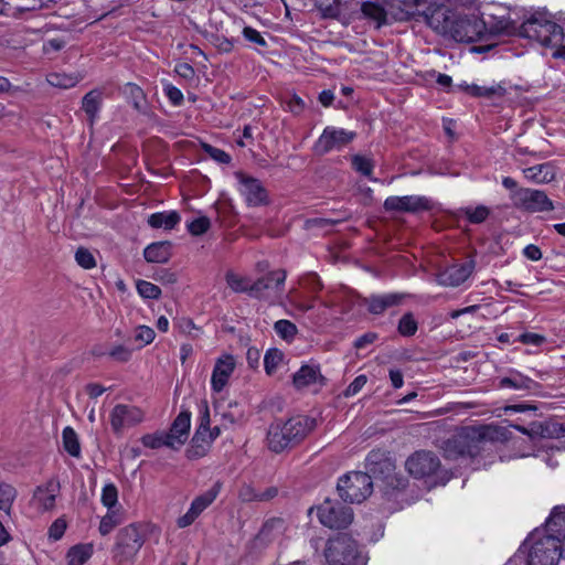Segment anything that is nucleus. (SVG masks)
Segmentation results:
<instances>
[{"mask_svg":"<svg viewBox=\"0 0 565 565\" xmlns=\"http://www.w3.org/2000/svg\"><path fill=\"white\" fill-rule=\"evenodd\" d=\"M317 427V419L308 415L298 414L287 420L273 422L266 435L268 449L280 454L301 444Z\"/></svg>","mask_w":565,"mask_h":565,"instance_id":"1","label":"nucleus"},{"mask_svg":"<svg viewBox=\"0 0 565 565\" xmlns=\"http://www.w3.org/2000/svg\"><path fill=\"white\" fill-rule=\"evenodd\" d=\"M525 543H531L526 557L516 553L505 565H558L563 559L557 535L553 532L535 530Z\"/></svg>","mask_w":565,"mask_h":565,"instance_id":"2","label":"nucleus"},{"mask_svg":"<svg viewBox=\"0 0 565 565\" xmlns=\"http://www.w3.org/2000/svg\"><path fill=\"white\" fill-rule=\"evenodd\" d=\"M519 34L544 47H557L553 57L565 60L564 31L559 24L533 14L519 26Z\"/></svg>","mask_w":565,"mask_h":565,"instance_id":"3","label":"nucleus"},{"mask_svg":"<svg viewBox=\"0 0 565 565\" xmlns=\"http://www.w3.org/2000/svg\"><path fill=\"white\" fill-rule=\"evenodd\" d=\"M490 428L477 429L473 427H465L457 435L446 441L445 450L449 456H468L476 458L492 445L489 434Z\"/></svg>","mask_w":565,"mask_h":565,"instance_id":"4","label":"nucleus"},{"mask_svg":"<svg viewBox=\"0 0 565 565\" xmlns=\"http://www.w3.org/2000/svg\"><path fill=\"white\" fill-rule=\"evenodd\" d=\"M324 556L329 565H366V557L356 541L347 533H338L328 540Z\"/></svg>","mask_w":565,"mask_h":565,"instance_id":"5","label":"nucleus"},{"mask_svg":"<svg viewBox=\"0 0 565 565\" xmlns=\"http://www.w3.org/2000/svg\"><path fill=\"white\" fill-rule=\"evenodd\" d=\"M405 467L411 476L416 479L433 478L431 486L446 484L450 475L447 470L441 469V463L434 452L419 450L409 456L405 462Z\"/></svg>","mask_w":565,"mask_h":565,"instance_id":"6","label":"nucleus"},{"mask_svg":"<svg viewBox=\"0 0 565 565\" xmlns=\"http://www.w3.org/2000/svg\"><path fill=\"white\" fill-rule=\"evenodd\" d=\"M145 543V537L138 524L131 523L118 531L111 548L113 561L117 565H130Z\"/></svg>","mask_w":565,"mask_h":565,"instance_id":"7","label":"nucleus"},{"mask_svg":"<svg viewBox=\"0 0 565 565\" xmlns=\"http://www.w3.org/2000/svg\"><path fill=\"white\" fill-rule=\"evenodd\" d=\"M365 467L367 469L366 473L371 476V479L382 481L386 487V491L388 489L403 490L408 484V480L405 477L395 472L393 460L380 451H371L367 455Z\"/></svg>","mask_w":565,"mask_h":565,"instance_id":"8","label":"nucleus"},{"mask_svg":"<svg viewBox=\"0 0 565 565\" xmlns=\"http://www.w3.org/2000/svg\"><path fill=\"white\" fill-rule=\"evenodd\" d=\"M337 490L344 502L361 503L371 495L373 481L369 473L351 471L339 479Z\"/></svg>","mask_w":565,"mask_h":565,"instance_id":"9","label":"nucleus"},{"mask_svg":"<svg viewBox=\"0 0 565 565\" xmlns=\"http://www.w3.org/2000/svg\"><path fill=\"white\" fill-rule=\"evenodd\" d=\"M449 35L457 42H477L486 36V22L477 14H457Z\"/></svg>","mask_w":565,"mask_h":565,"instance_id":"10","label":"nucleus"},{"mask_svg":"<svg viewBox=\"0 0 565 565\" xmlns=\"http://www.w3.org/2000/svg\"><path fill=\"white\" fill-rule=\"evenodd\" d=\"M510 199L515 209L525 212L539 213L554 210L552 200L542 190L520 188L511 192Z\"/></svg>","mask_w":565,"mask_h":565,"instance_id":"11","label":"nucleus"},{"mask_svg":"<svg viewBox=\"0 0 565 565\" xmlns=\"http://www.w3.org/2000/svg\"><path fill=\"white\" fill-rule=\"evenodd\" d=\"M321 524L330 529H345L353 521V511L350 507L338 501L326 499L317 509Z\"/></svg>","mask_w":565,"mask_h":565,"instance_id":"12","label":"nucleus"},{"mask_svg":"<svg viewBox=\"0 0 565 565\" xmlns=\"http://www.w3.org/2000/svg\"><path fill=\"white\" fill-rule=\"evenodd\" d=\"M235 178L238 182V192L247 206L257 207L269 204L268 191L258 179L242 171L235 172Z\"/></svg>","mask_w":565,"mask_h":565,"instance_id":"13","label":"nucleus"},{"mask_svg":"<svg viewBox=\"0 0 565 565\" xmlns=\"http://www.w3.org/2000/svg\"><path fill=\"white\" fill-rule=\"evenodd\" d=\"M355 136L356 134L354 131H348L343 128L326 127L316 141L313 150L317 154L323 156L333 149H341L347 146Z\"/></svg>","mask_w":565,"mask_h":565,"instance_id":"14","label":"nucleus"},{"mask_svg":"<svg viewBox=\"0 0 565 565\" xmlns=\"http://www.w3.org/2000/svg\"><path fill=\"white\" fill-rule=\"evenodd\" d=\"M287 274L282 269L273 270L253 281L249 287L248 296L255 299H267L270 292H280L282 290Z\"/></svg>","mask_w":565,"mask_h":565,"instance_id":"15","label":"nucleus"},{"mask_svg":"<svg viewBox=\"0 0 565 565\" xmlns=\"http://www.w3.org/2000/svg\"><path fill=\"white\" fill-rule=\"evenodd\" d=\"M386 212L417 213L433 209V202L426 196H388L383 204Z\"/></svg>","mask_w":565,"mask_h":565,"instance_id":"16","label":"nucleus"},{"mask_svg":"<svg viewBox=\"0 0 565 565\" xmlns=\"http://www.w3.org/2000/svg\"><path fill=\"white\" fill-rule=\"evenodd\" d=\"M457 13L444 4H430L423 9L424 21L436 32L449 34Z\"/></svg>","mask_w":565,"mask_h":565,"instance_id":"17","label":"nucleus"},{"mask_svg":"<svg viewBox=\"0 0 565 565\" xmlns=\"http://www.w3.org/2000/svg\"><path fill=\"white\" fill-rule=\"evenodd\" d=\"M145 418L141 408L132 405L117 404L110 413V425L115 434H120L125 428L140 424Z\"/></svg>","mask_w":565,"mask_h":565,"instance_id":"18","label":"nucleus"},{"mask_svg":"<svg viewBox=\"0 0 565 565\" xmlns=\"http://www.w3.org/2000/svg\"><path fill=\"white\" fill-rule=\"evenodd\" d=\"M221 486L220 483H215L211 489L205 491L203 494L196 497L191 505L188 512L180 516L177 521V524L180 529H184L186 526H190L198 516L209 507L213 503V501L216 499L218 492H220Z\"/></svg>","mask_w":565,"mask_h":565,"instance_id":"19","label":"nucleus"},{"mask_svg":"<svg viewBox=\"0 0 565 565\" xmlns=\"http://www.w3.org/2000/svg\"><path fill=\"white\" fill-rule=\"evenodd\" d=\"M476 266L473 258H470L463 264H456L447 267L438 274L437 280L443 286L457 287L465 282L472 274Z\"/></svg>","mask_w":565,"mask_h":565,"instance_id":"20","label":"nucleus"},{"mask_svg":"<svg viewBox=\"0 0 565 565\" xmlns=\"http://www.w3.org/2000/svg\"><path fill=\"white\" fill-rule=\"evenodd\" d=\"M191 427V412L181 409L172 422L170 429L166 433L173 443V450H179L188 440Z\"/></svg>","mask_w":565,"mask_h":565,"instance_id":"21","label":"nucleus"},{"mask_svg":"<svg viewBox=\"0 0 565 565\" xmlns=\"http://www.w3.org/2000/svg\"><path fill=\"white\" fill-rule=\"evenodd\" d=\"M234 369L235 361L232 355L226 354L217 359L211 377V386L213 391L221 392L226 386Z\"/></svg>","mask_w":565,"mask_h":565,"instance_id":"22","label":"nucleus"},{"mask_svg":"<svg viewBox=\"0 0 565 565\" xmlns=\"http://www.w3.org/2000/svg\"><path fill=\"white\" fill-rule=\"evenodd\" d=\"M500 388H513L523 391H535L540 384L521 372L511 370L509 376L501 377L498 383Z\"/></svg>","mask_w":565,"mask_h":565,"instance_id":"23","label":"nucleus"},{"mask_svg":"<svg viewBox=\"0 0 565 565\" xmlns=\"http://www.w3.org/2000/svg\"><path fill=\"white\" fill-rule=\"evenodd\" d=\"M398 294L372 295L364 299V305L372 315H382L386 309L401 303Z\"/></svg>","mask_w":565,"mask_h":565,"instance_id":"24","label":"nucleus"},{"mask_svg":"<svg viewBox=\"0 0 565 565\" xmlns=\"http://www.w3.org/2000/svg\"><path fill=\"white\" fill-rule=\"evenodd\" d=\"M545 526L546 532H553L557 535L561 554L565 561V511H562L558 507L554 508L545 522Z\"/></svg>","mask_w":565,"mask_h":565,"instance_id":"25","label":"nucleus"},{"mask_svg":"<svg viewBox=\"0 0 565 565\" xmlns=\"http://www.w3.org/2000/svg\"><path fill=\"white\" fill-rule=\"evenodd\" d=\"M456 89H459L471 97L480 98H492V97H503L507 94L505 87L502 85H492V86H479L477 84H468L466 82L456 85Z\"/></svg>","mask_w":565,"mask_h":565,"instance_id":"26","label":"nucleus"},{"mask_svg":"<svg viewBox=\"0 0 565 565\" xmlns=\"http://www.w3.org/2000/svg\"><path fill=\"white\" fill-rule=\"evenodd\" d=\"M103 106V92L99 89H92L82 98V109L87 116V121L90 127L94 126L98 119V114Z\"/></svg>","mask_w":565,"mask_h":565,"instance_id":"27","label":"nucleus"},{"mask_svg":"<svg viewBox=\"0 0 565 565\" xmlns=\"http://www.w3.org/2000/svg\"><path fill=\"white\" fill-rule=\"evenodd\" d=\"M60 490V482L55 479L49 480L45 484L39 486L34 491V499L43 508L49 511L54 508L56 494Z\"/></svg>","mask_w":565,"mask_h":565,"instance_id":"28","label":"nucleus"},{"mask_svg":"<svg viewBox=\"0 0 565 565\" xmlns=\"http://www.w3.org/2000/svg\"><path fill=\"white\" fill-rule=\"evenodd\" d=\"M172 244L168 241L154 242L143 250V257L148 263L164 264L172 255Z\"/></svg>","mask_w":565,"mask_h":565,"instance_id":"29","label":"nucleus"},{"mask_svg":"<svg viewBox=\"0 0 565 565\" xmlns=\"http://www.w3.org/2000/svg\"><path fill=\"white\" fill-rule=\"evenodd\" d=\"M489 19H483L486 22V34H512L519 26L516 22L505 17H495L494 14H487Z\"/></svg>","mask_w":565,"mask_h":565,"instance_id":"30","label":"nucleus"},{"mask_svg":"<svg viewBox=\"0 0 565 565\" xmlns=\"http://www.w3.org/2000/svg\"><path fill=\"white\" fill-rule=\"evenodd\" d=\"M524 177L534 183H548L554 180L556 169L551 162L529 167L523 170Z\"/></svg>","mask_w":565,"mask_h":565,"instance_id":"31","label":"nucleus"},{"mask_svg":"<svg viewBox=\"0 0 565 565\" xmlns=\"http://www.w3.org/2000/svg\"><path fill=\"white\" fill-rule=\"evenodd\" d=\"M318 380H323L318 365H302L292 376V383L297 390L307 387Z\"/></svg>","mask_w":565,"mask_h":565,"instance_id":"32","label":"nucleus"},{"mask_svg":"<svg viewBox=\"0 0 565 565\" xmlns=\"http://www.w3.org/2000/svg\"><path fill=\"white\" fill-rule=\"evenodd\" d=\"M181 221L177 211L157 212L149 216L148 224L153 228L172 230Z\"/></svg>","mask_w":565,"mask_h":565,"instance_id":"33","label":"nucleus"},{"mask_svg":"<svg viewBox=\"0 0 565 565\" xmlns=\"http://www.w3.org/2000/svg\"><path fill=\"white\" fill-rule=\"evenodd\" d=\"M93 555L92 544H77L66 554L67 565H84Z\"/></svg>","mask_w":565,"mask_h":565,"instance_id":"34","label":"nucleus"},{"mask_svg":"<svg viewBox=\"0 0 565 565\" xmlns=\"http://www.w3.org/2000/svg\"><path fill=\"white\" fill-rule=\"evenodd\" d=\"M122 93L138 113H147L145 106V93L138 85L127 83L124 85Z\"/></svg>","mask_w":565,"mask_h":565,"instance_id":"35","label":"nucleus"},{"mask_svg":"<svg viewBox=\"0 0 565 565\" xmlns=\"http://www.w3.org/2000/svg\"><path fill=\"white\" fill-rule=\"evenodd\" d=\"M425 6L424 0H398V8L401 10L398 19L399 20H409L418 18H423V10L420 9Z\"/></svg>","mask_w":565,"mask_h":565,"instance_id":"36","label":"nucleus"},{"mask_svg":"<svg viewBox=\"0 0 565 565\" xmlns=\"http://www.w3.org/2000/svg\"><path fill=\"white\" fill-rule=\"evenodd\" d=\"M46 79L51 86L67 89L74 87L79 81L83 79V76L78 73L65 74L55 72L49 74Z\"/></svg>","mask_w":565,"mask_h":565,"instance_id":"37","label":"nucleus"},{"mask_svg":"<svg viewBox=\"0 0 565 565\" xmlns=\"http://www.w3.org/2000/svg\"><path fill=\"white\" fill-rule=\"evenodd\" d=\"M62 441L64 450L72 457L78 458L81 456V444L76 431L67 426L62 431Z\"/></svg>","mask_w":565,"mask_h":565,"instance_id":"38","label":"nucleus"},{"mask_svg":"<svg viewBox=\"0 0 565 565\" xmlns=\"http://www.w3.org/2000/svg\"><path fill=\"white\" fill-rule=\"evenodd\" d=\"M361 11L366 18H370V19L376 21L377 26H381L382 24L386 23L385 9L375 2H371V1L363 2L362 7H361Z\"/></svg>","mask_w":565,"mask_h":565,"instance_id":"39","label":"nucleus"},{"mask_svg":"<svg viewBox=\"0 0 565 565\" xmlns=\"http://www.w3.org/2000/svg\"><path fill=\"white\" fill-rule=\"evenodd\" d=\"M141 443L145 447L150 449H158L162 446L173 449V443L166 433L147 434L142 436Z\"/></svg>","mask_w":565,"mask_h":565,"instance_id":"40","label":"nucleus"},{"mask_svg":"<svg viewBox=\"0 0 565 565\" xmlns=\"http://www.w3.org/2000/svg\"><path fill=\"white\" fill-rule=\"evenodd\" d=\"M418 330V323L413 312L404 313L397 324V331L402 337H413Z\"/></svg>","mask_w":565,"mask_h":565,"instance_id":"41","label":"nucleus"},{"mask_svg":"<svg viewBox=\"0 0 565 565\" xmlns=\"http://www.w3.org/2000/svg\"><path fill=\"white\" fill-rule=\"evenodd\" d=\"M274 330L278 337L287 342H291L298 332L296 324L286 319L276 321Z\"/></svg>","mask_w":565,"mask_h":565,"instance_id":"42","label":"nucleus"},{"mask_svg":"<svg viewBox=\"0 0 565 565\" xmlns=\"http://www.w3.org/2000/svg\"><path fill=\"white\" fill-rule=\"evenodd\" d=\"M217 222L221 226L231 227L236 223V213L230 203H222L216 207Z\"/></svg>","mask_w":565,"mask_h":565,"instance_id":"43","label":"nucleus"},{"mask_svg":"<svg viewBox=\"0 0 565 565\" xmlns=\"http://www.w3.org/2000/svg\"><path fill=\"white\" fill-rule=\"evenodd\" d=\"M282 359H284V353L279 349H276V348L269 349L265 353V356H264V367H265L266 374L273 375L276 372V370H277L279 363L282 361Z\"/></svg>","mask_w":565,"mask_h":565,"instance_id":"44","label":"nucleus"},{"mask_svg":"<svg viewBox=\"0 0 565 565\" xmlns=\"http://www.w3.org/2000/svg\"><path fill=\"white\" fill-rule=\"evenodd\" d=\"M121 518L120 515L114 511V510H108V512L106 513L105 516L102 518L100 520V523H99V533L105 536L107 534H109L117 525H119L121 523Z\"/></svg>","mask_w":565,"mask_h":565,"instance_id":"45","label":"nucleus"},{"mask_svg":"<svg viewBox=\"0 0 565 565\" xmlns=\"http://www.w3.org/2000/svg\"><path fill=\"white\" fill-rule=\"evenodd\" d=\"M461 211L471 224H481L490 215L489 207H487L484 205H478L475 209L465 207Z\"/></svg>","mask_w":565,"mask_h":565,"instance_id":"46","label":"nucleus"},{"mask_svg":"<svg viewBox=\"0 0 565 565\" xmlns=\"http://www.w3.org/2000/svg\"><path fill=\"white\" fill-rule=\"evenodd\" d=\"M226 282L228 287L235 292H246L247 295L249 294V287L252 282L246 277L237 276L234 273H227Z\"/></svg>","mask_w":565,"mask_h":565,"instance_id":"47","label":"nucleus"},{"mask_svg":"<svg viewBox=\"0 0 565 565\" xmlns=\"http://www.w3.org/2000/svg\"><path fill=\"white\" fill-rule=\"evenodd\" d=\"M351 164L355 171L360 172L364 177L371 178L374 168L372 159L354 154L351 159Z\"/></svg>","mask_w":565,"mask_h":565,"instance_id":"48","label":"nucleus"},{"mask_svg":"<svg viewBox=\"0 0 565 565\" xmlns=\"http://www.w3.org/2000/svg\"><path fill=\"white\" fill-rule=\"evenodd\" d=\"M17 497L15 489L8 483H0V510L9 511Z\"/></svg>","mask_w":565,"mask_h":565,"instance_id":"49","label":"nucleus"},{"mask_svg":"<svg viewBox=\"0 0 565 565\" xmlns=\"http://www.w3.org/2000/svg\"><path fill=\"white\" fill-rule=\"evenodd\" d=\"M137 291L145 299H158L161 295V289L147 280L137 281Z\"/></svg>","mask_w":565,"mask_h":565,"instance_id":"50","label":"nucleus"},{"mask_svg":"<svg viewBox=\"0 0 565 565\" xmlns=\"http://www.w3.org/2000/svg\"><path fill=\"white\" fill-rule=\"evenodd\" d=\"M118 502V490L114 483H107L104 486L102 491V503L108 509L113 510V508Z\"/></svg>","mask_w":565,"mask_h":565,"instance_id":"51","label":"nucleus"},{"mask_svg":"<svg viewBox=\"0 0 565 565\" xmlns=\"http://www.w3.org/2000/svg\"><path fill=\"white\" fill-rule=\"evenodd\" d=\"M154 330L148 326H139L136 328L135 341L138 342V349L150 344L154 340Z\"/></svg>","mask_w":565,"mask_h":565,"instance_id":"52","label":"nucleus"},{"mask_svg":"<svg viewBox=\"0 0 565 565\" xmlns=\"http://www.w3.org/2000/svg\"><path fill=\"white\" fill-rule=\"evenodd\" d=\"M186 227L191 235L200 236L209 231L211 221L206 216H201L188 223Z\"/></svg>","mask_w":565,"mask_h":565,"instance_id":"53","label":"nucleus"},{"mask_svg":"<svg viewBox=\"0 0 565 565\" xmlns=\"http://www.w3.org/2000/svg\"><path fill=\"white\" fill-rule=\"evenodd\" d=\"M77 264L85 268L90 269L96 266L94 255L85 247H79L75 253Z\"/></svg>","mask_w":565,"mask_h":565,"instance_id":"54","label":"nucleus"},{"mask_svg":"<svg viewBox=\"0 0 565 565\" xmlns=\"http://www.w3.org/2000/svg\"><path fill=\"white\" fill-rule=\"evenodd\" d=\"M203 150L210 158L215 160L216 162L227 164L231 162V156L224 150L213 147L209 143H203Z\"/></svg>","mask_w":565,"mask_h":565,"instance_id":"55","label":"nucleus"},{"mask_svg":"<svg viewBox=\"0 0 565 565\" xmlns=\"http://www.w3.org/2000/svg\"><path fill=\"white\" fill-rule=\"evenodd\" d=\"M107 354L117 362L126 363L131 359L132 350L126 345L119 344L111 348Z\"/></svg>","mask_w":565,"mask_h":565,"instance_id":"56","label":"nucleus"},{"mask_svg":"<svg viewBox=\"0 0 565 565\" xmlns=\"http://www.w3.org/2000/svg\"><path fill=\"white\" fill-rule=\"evenodd\" d=\"M300 285L311 292H318L322 289L323 285L316 273H308L300 279Z\"/></svg>","mask_w":565,"mask_h":565,"instance_id":"57","label":"nucleus"},{"mask_svg":"<svg viewBox=\"0 0 565 565\" xmlns=\"http://www.w3.org/2000/svg\"><path fill=\"white\" fill-rule=\"evenodd\" d=\"M243 417L242 412H232L231 409L221 413V426L228 429L236 425Z\"/></svg>","mask_w":565,"mask_h":565,"instance_id":"58","label":"nucleus"},{"mask_svg":"<svg viewBox=\"0 0 565 565\" xmlns=\"http://www.w3.org/2000/svg\"><path fill=\"white\" fill-rule=\"evenodd\" d=\"M515 341H519L523 344L540 347L546 342V338L539 333L524 332L521 335H519V338L515 339Z\"/></svg>","mask_w":565,"mask_h":565,"instance_id":"59","label":"nucleus"},{"mask_svg":"<svg viewBox=\"0 0 565 565\" xmlns=\"http://www.w3.org/2000/svg\"><path fill=\"white\" fill-rule=\"evenodd\" d=\"M209 448L210 447H207L203 444L191 441L190 446L188 447V449L185 451L186 458L190 460L200 459L206 455Z\"/></svg>","mask_w":565,"mask_h":565,"instance_id":"60","label":"nucleus"},{"mask_svg":"<svg viewBox=\"0 0 565 565\" xmlns=\"http://www.w3.org/2000/svg\"><path fill=\"white\" fill-rule=\"evenodd\" d=\"M259 491L255 490L250 484H243L238 490V498L242 502H258Z\"/></svg>","mask_w":565,"mask_h":565,"instance_id":"61","label":"nucleus"},{"mask_svg":"<svg viewBox=\"0 0 565 565\" xmlns=\"http://www.w3.org/2000/svg\"><path fill=\"white\" fill-rule=\"evenodd\" d=\"M243 35L249 42H253L259 46H267L266 40L262 36V34L257 30H255L252 26H245L243 29Z\"/></svg>","mask_w":565,"mask_h":565,"instance_id":"62","label":"nucleus"},{"mask_svg":"<svg viewBox=\"0 0 565 565\" xmlns=\"http://www.w3.org/2000/svg\"><path fill=\"white\" fill-rule=\"evenodd\" d=\"M367 382V377L366 375L364 374H361L359 376H356L352 383L349 384V386L345 388L344 391V395L348 397V396H353L355 394H358L362 387L366 384Z\"/></svg>","mask_w":565,"mask_h":565,"instance_id":"63","label":"nucleus"},{"mask_svg":"<svg viewBox=\"0 0 565 565\" xmlns=\"http://www.w3.org/2000/svg\"><path fill=\"white\" fill-rule=\"evenodd\" d=\"M66 530V522L63 519H56L49 529V536L54 541L60 540Z\"/></svg>","mask_w":565,"mask_h":565,"instance_id":"64","label":"nucleus"}]
</instances>
